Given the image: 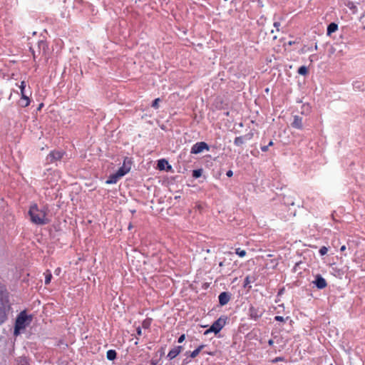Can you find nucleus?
Wrapping results in <instances>:
<instances>
[{"instance_id": "27", "label": "nucleus", "mask_w": 365, "mask_h": 365, "mask_svg": "<svg viewBox=\"0 0 365 365\" xmlns=\"http://www.w3.org/2000/svg\"><path fill=\"white\" fill-rule=\"evenodd\" d=\"M185 334H182V335L179 337V339H178V342H179V343H182V342L185 340Z\"/></svg>"}, {"instance_id": "4", "label": "nucleus", "mask_w": 365, "mask_h": 365, "mask_svg": "<svg viewBox=\"0 0 365 365\" xmlns=\"http://www.w3.org/2000/svg\"><path fill=\"white\" fill-rule=\"evenodd\" d=\"M26 86V82L24 81H21V85L19 86V88L21 91V98L18 102V105L21 108H26L29 106L31 103V99L25 90Z\"/></svg>"}, {"instance_id": "45", "label": "nucleus", "mask_w": 365, "mask_h": 365, "mask_svg": "<svg viewBox=\"0 0 365 365\" xmlns=\"http://www.w3.org/2000/svg\"><path fill=\"white\" fill-rule=\"evenodd\" d=\"M41 106H43V103H41V104L39 106L38 109H40V108H41Z\"/></svg>"}, {"instance_id": "25", "label": "nucleus", "mask_w": 365, "mask_h": 365, "mask_svg": "<svg viewBox=\"0 0 365 365\" xmlns=\"http://www.w3.org/2000/svg\"><path fill=\"white\" fill-rule=\"evenodd\" d=\"M277 31L276 30H275V31H274V30H271V31H270V35L273 34V36H272V38L273 40H275V39H277V34H276V33H277Z\"/></svg>"}, {"instance_id": "14", "label": "nucleus", "mask_w": 365, "mask_h": 365, "mask_svg": "<svg viewBox=\"0 0 365 365\" xmlns=\"http://www.w3.org/2000/svg\"><path fill=\"white\" fill-rule=\"evenodd\" d=\"M182 349V348L181 346L174 348L168 353V357H169L170 359H174L175 356H177L180 353Z\"/></svg>"}, {"instance_id": "24", "label": "nucleus", "mask_w": 365, "mask_h": 365, "mask_svg": "<svg viewBox=\"0 0 365 365\" xmlns=\"http://www.w3.org/2000/svg\"><path fill=\"white\" fill-rule=\"evenodd\" d=\"M328 251V249L327 247H326L325 246H323L320 248L319 250V253L322 255H324L325 254H327Z\"/></svg>"}, {"instance_id": "41", "label": "nucleus", "mask_w": 365, "mask_h": 365, "mask_svg": "<svg viewBox=\"0 0 365 365\" xmlns=\"http://www.w3.org/2000/svg\"><path fill=\"white\" fill-rule=\"evenodd\" d=\"M147 326H148V325H147L146 322H143V327H147Z\"/></svg>"}, {"instance_id": "38", "label": "nucleus", "mask_w": 365, "mask_h": 365, "mask_svg": "<svg viewBox=\"0 0 365 365\" xmlns=\"http://www.w3.org/2000/svg\"><path fill=\"white\" fill-rule=\"evenodd\" d=\"M273 145V142L271 140V141L269 143L268 145H269V146H271V145Z\"/></svg>"}, {"instance_id": "12", "label": "nucleus", "mask_w": 365, "mask_h": 365, "mask_svg": "<svg viewBox=\"0 0 365 365\" xmlns=\"http://www.w3.org/2000/svg\"><path fill=\"white\" fill-rule=\"evenodd\" d=\"M230 299V294L228 292H224L219 295V302L222 306L227 304Z\"/></svg>"}, {"instance_id": "26", "label": "nucleus", "mask_w": 365, "mask_h": 365, "mask_svg": "<svg viewBox=\"0 0 365 365\" xmlns=\"http://www.w3.org/2000/svg\"><path fill=\"white\" fill-rule=\"evenodd\" d=\"M159 101H160V98H158L155 99V101L153 102V106L155 108H158Z\"/></svg>"}, {"instance_id": "36", "label": "nucleus", "mask_w": 365, "mask_h": 365, "mask_svg": "<svg viewBox=\"0 0 365 365\" xmlns=\"http://www.w3.org/2000/svg\"><path fill=\"white\" fill-rule=\"evenodd\" d=\"M268 343H269V345H272L274 341H273L272 339H270Z\"/></svg>"}, {"instance_id": "10", "label": "nucleus", "mask_w": 365, "mask_h": 365, "mask_svg": "<svg viewBox=\"0 0 365 365\" xmlns=\"http://www.w3.org/2000/svg\"><path fill=\"white\" fill-rule=\"evenodd\" d=\"M121 178L122 176L119 175V173L116 171V173L110 175L106 180V183L108 185L115 184Z\"/></svg>"}, {"instance_id": "39", "label": "nucleus", "mask_w": 365, "mask_h": 365, "mask_svg": "<svg viewBox=\"0 0 365 365\" xmlns=\"http://www.w3.org/2000/svg\"><path fill=\"white\" fill-rule=\"evenodd\" d=\"M157 364V362H155V361H152L150 365H156Z\"/></svg>"}, {"instance_id": "30", "label": "nucleus", "mask_w": 365, "mask_h": 365, "mask_svg": "<svg viewBox=\"0 0 365 365\" xmlns=\"http://www.w3.org/2000/svg\"><path fill=\"white\" fill-rule=\"evenodd\" d=\"M268 147L269 145H264V146H262L261 147V150L263 151V152H267L268 150Z\"/></svg>"}, {"instance_id": "29", "label": "nucleus", "mask_w": 365, "mask_h": 365, "mask_svg": "<svg viewBox=\"0 0 365 365\" xmlns=\"http://www.w3.org/2000/svg\"><path fill=\"white\" fill-rule=\"evenodd\" d=\"M275 320L279 321V322H283L284 321V318L282 317H280V316H277V317H275Z\"/></svg>"}, {"instance_id": "46", "label": "nucleus", "mask_w": 365, "mask_h": 365, "mask_svg": "<svg viewBox=\"0 0 365 365\" xmlns=\"http://www.w3.org/2000/svg\"><path fill=\"white\" fill-rule=\"evenodd\" d=\"M268 257H272V254H269V255H268Z\"/></svg>"}, {"instance_id": "44", "label": "nucleus", "mask_w": 365, "mask_h": 365, "mask_svg": "<svg viewBox=\"0 0 365 365\" xmlns=\"http://www.w3.org/2000/svg\"><path fill=\"white\" fill-rule=\"evenodd\" d=\"M317 48H318V46H317V44L316 43V44H315V49L317 50Z\"/></svg>"}, {"instance_id": "22", "label": "nucleus", "mask_w": 365, "mask_h": 365, "mask_svg": "<svg viewBox=\"0 0 365 365\" xmlns=\"http://www.w3.org/2000/svg\"><path fill=\"white\" fill-rule=\"evenodd\" d=\"M202 170L198 169V170H194L192 171V177L195 178H198L202 175Z\"/></svg>"}, {"instance_id": "7", "label": "nucleus", "mask_w": 365, "mask_h": 365, "mask_svg": "<svg viewBox=\"0 0 365 365\" xmlns=\"http://www.w3.org/2000/svg\"><path fill=\"white\" fill-rule=\"evenodd\" d=\"M64 155V153L58 150L51 151L47 156L46 160L49 163H53L56 160H61Z\"/></svg>"}, {"instance_id": "15", "label": "nucleus", "mask_w": 365, "mask_h": 365, "mask_svg": "<svg viewBox=\"0 0 365 365\" xmlns=\"http://www.w3.org/2000/svg\"><path fill=\"white\" fill-rule=\"evenodd\" d=\"M17 365H30L29 360L25 356H20L16 359Z\"/></svg>"}, {"instance_id": "35", "label": "nucleus", "mask_w": 365, "mask_h": 365, "mask_svg": "<svg viewBox=\"0 0 365 365\" xmlns=\"http://www.w3.org/2000/svg\"><path fill=\"white\" fill-rule=\"evenodd\" d=\"M345 250H346V246H345V245H343V246L341 247V249H340V250H341V251H342V252H343V251H344Z\"/></svg>"}, {"instance_id": "34", "label": "nucleus", "mask_w": 365, "mask_h": 365, "mask_svg": "<svg viewBox=\"0 0 365 365\" xmlns=\"http://www.w3.org/2000/svg\"><path fill=\"white\" fill-rule=\"evenodd\" d=\"M156 168L160 169V160L156 161Z\"/></svg>"}, {"instance_id": "31", "label": "nucleus", "mask_w": 365, "mask_h": 365, "mask_svg": "<svg viewBox=\"0 0 365 365\" xmlns=\"http://www.w3.org/2000/svg\"><path fill=\"white\" fill-rule=\"evenodd\" d=\"M136 331H137V334L138 336H141L142 335V330H141L140 327H138Z\"/></svg>"}, {"instance_id": "37", "label": "nucleus", "mask_w": 365, "mask_h": 365, "mask_svg": "<svg viewBox=\"0 0 365 365\" xmlns=\"http://www.w3.org/2000/svg\"><path fill=\"white\" fill-rule=\"evenodd\" d=\"M334 51H335V49L334 48H331V51H330L331 53H333Z\"/></svg>"}, {"instance_id": "21", "label": "nucleus", "mask_w": 365, "mask_h": 365, "mask_svg": "<svg viewBox=\"0 0 365 365\" xmlns=\"http://www.w3.org/2000/svg\"><path fill=\"white\" fill-rule=\"evenodd\" d=\"M202 348H203V346H202V345L200 346L197 349H196L195 350H194V351L191 353L190 356H191L192 358H195V357H196V356L199 354V353L200 352V351H201V349H202Z\"/></svg>"}, {"instance_id": "40", "label": "nucleus", "mask_w": 365, "mask_h": 365, "mask_svg": "<svg viewBox=\"0 0 365 365\" xmlns=\"http://www.w3.org/2000/svg\"><path fill=\"white\" fill-rule=\"evenodd\" d=\"M283 291H284V289H280L279 292V294H281Z\"/></svg>"}, {"instance_id": "47", "label": "nucleus", "mask_w": 365, "mask_h": 365, "mask_svg": "<svg viewBox=\"0 0 365 365\" xmlns=\"http://www.w3.org/2000/svg\"><path fill=\"white\" fill-rule=\"evenodd\" d=\"M33 56H34V58H36L35 53L34 52H33Z\"/></svg>"}, {"instance_id": "19", "label": "nucleus", "mask_w": 365, "mask_h": 365, "mask_svg": "<svg viewBox=\"0 0 365 365\" xmlns=\"http://www.w3.org/2000/svg\"><path fill=\"white\" fill-rule=\"evenodd\" d=\"M45 275V284H48L52 279L51 272L49 270H46L44 273Z\"/></svg>"}, {"instance_id": "11", "label": "nucleus", "mask_w": 365, "mask_h": 365, "mask_svg": "<svg viewBox=\"0 0 365 365\" xmlns=\"http://www.w3.org/2000/svg\"><path fill=\"white\" fill-rule=\"evenodd\" d=\"M313 282L319 289H324L327 287V282L321 275H317Z\"/></svg>"}, {"instance_id": "42", "label": "nucleus", "mask_w": 365, "mask_h": 365, "mask_svg": "<svg viewBox=\"0 0 365 365\" xmlns=\"http://www.w3.org/2000/svg\"><path fill=\"white\" fill-rule=\"evenodd\" d=\"M279 360H281V359H280V358H277V359H275V360H274V361H279Z\"/></svg>"}, {"instance_id": "6", "label": "nucleus", "mask_w": 365, "mask_h": 365, "mask_svg": "<svg viewBox=\"0 0 365 365\" xmlns=\"http://www.w3.org/2000/svg\"><path fill=\"white\" fill-rule=\"evenodd\" d=\"M132 160L130 158L125 157L123 160V165L117 170L119 175L122 177L128 173L131 169Z\"/></svg>"}, {"instance_id": "8", "label": "nucleus", "mask_w": 365, "mask_h": 365, "mask_svg": "<svg viewBox=\"0 0 365 365\" xmlns=\"http://www.w3.org/2000/svg\"><path fill=\"white\" fill-rule=\"evenodd\" d=\"M204 150H209L208 145L205 142L197 143L192 147L191 153L198 154L202 152Z\"/></svg>"}, {"instance_id": "20", "label": "nucleus", "mask_w": 365, "mask_h": 365, "mask_svg": "<svg viewBox=\"0 0 365 365\" xmlns=\"http://www.w3.org/2000/svg\"><path fill=\"white\" fill-rule=\"evenodd\" d=\"M298 73L300 75H303V76H305L308 73V69L306 66H301L299 69H298Z\"/></svg>"}, {"instance_id": "3", "label": "nucleus", "mask_w": 365, "mask_h": 365, "mask_svg": "<svg viewBox=\"0 0 365 365\" xmlns=\"http://www.w3.org/2000/svg\"><path fill=\"white\" fill-rule=\"evenodd\" d=\"M10 309L9 297L0 298V325L7 319V312Z\"/></svg>"}, {"instance_id": "23", "label": "nucleus", "mask_w": 365, "mask_h": 365, "mask_svg": "<svg viewBox=\"0 0 365 365\" xmlns=\"http://www.w3.org/2000/svg\"><path fill=\"white\" fill-rule=\"evenodd\" d=\"M236 254L238 255L240 257H243L246 255V252L245 250H240V249H236Z\"/></svg>"}, {"instance_id": "28", "label": "nucleus", "mask_w": 365, "mask_h": 365, "mask_svg": "<svg viewBox=\"0 0 365 365\" xmlns=\"http://www.w3.org/2000/svg\"><path fill=\"white\" fill-rule=\"evenodd\" d=\"M279 26H280V24L279 22L274 23V26L276 28L277 31H279Z\"/></svg>"}, {"instance_id": "32", "label": "nucleus", "mask_w": 365, "mask_h": 365, "mask_svg": "<svg viewBox=\"0 0 365 365\" xmlns=\"http://www.w3.org/2000/svg\"><path fill=\"white\" fill-rule=\"evenodd\" d=\"M232 175H233V173H232V170H228V171L227 172V176H228V177H232Z\"/></svg>"}, {"instance_id": "48", "label": "nucleus", "mask_w": 365, "mask_h": 365, "mask_svg": "<svg viewBox=\"0 0 365 365\" xmlns=\"http://www.w3.org/2000/svg\"><path fill=\"white\" fill-rule=\"evenodd\" d=\"M289 45H292V41L289 42Z\"/></svg>"}, {"instance_id": "1", "label": "nucleus", "mask_w": 365, "mask_h": 365, "mask_svg": "<svg viewBox=\"0 0 365 365\" xmlns=\"http://www.w3.org/2000/svg\"><path fill=\"white\" fill-rule=\"evenodd\" d=\"M48 212V210L46 207H39L36 203H32L29 210V215L32 223L43 225L49 222L47 217Z\"/></svg>"}, {"instance_id": "18", "label": "nucleus", "mask_w": 365, "mask_h": 365, "mask_svg": "<svg viewBox=\"0 0 365 365\" xmlns=\"http://www.w3.org/2000/svg\"><path fill=\"white\" fill-rule=\"evenodd\" d=\"M116 351L115 350H108L106 353V357L108 360H113L116 358Z\"/></svg>"}, {"instance_id": "5", "label": "nucleus", "mask_w": 365, "mask_h": 365, "mask_svg": "<svg viewBox=\"0 0 365 365\" xmlns=\"http://www.w3.org/2000/svg\"><path fill=\"white\" fill-rule=\"evenodd\" d=\"M225 324V320L222 318H219L212 324L210 329L205 331L204 334L207 335L210 332H215V334H217L223 328Z\"/></svg>"}, {"instance_id": "33", "label": "nucleus", "mask_w": 365, "mask_h": 365, "mask_svg": "<svg viewBox=\"0 0 365 365\" xmlns=\"http://www.w3.org/2000/svg\"><path fill=\"white\" fill-rule=\"evenodd\" d=\"M250 283V281H249V277H246L245 279V286H246L247 284H248Z\"/></svg>"}, {"instance_id": "9", "label": "nucleus", "mask_w": 365, "mask_h": 365, "mask_svg": "<svg viewBox=\"0 0 365 365\" xmlns=\"http://www.w3.org/2000/svg\"><path fill=\"white\" fill-rule=\"evenodd\" d=\"M252 136H253L252 133H248L244 136L237 137L235 139L234 143L237 146H241L242 144H244L247 140H251Z\"/></svg>"}, {"instance_id": "13", "label": "nucleus", "mask_w": 365, "mask_h": 365, "mask_svg": "<svg viewBox=\"0 0 365 365\" xmlns=\"http://www.w3.org/2000/svg\"><path fill=\"white\" fill-rule=\"evenodd\" d=\"M292 126L294 128H297V129H302L303 128V124H302V118L297 116V115H295L294 117V120L293 122L292 123Z\"/></svg>"}, {"instance_id": "17", "label": "nucleus", "mask_w": 365, "mask_h": 365, "mask_svg": "<svg viewBox=\"0 0 365 365\" xmlns=\"http://www.w3.org/2000/svg\"><path fill=\"white\" fill-rule=\"evenodd\" d=\"M165 170L167 171L171 170V165H170L168 162L165 159H161V170Z\"/></svg>"}, {"instance_id": "2", "label": "nucleus", "mask_w": 365, "mask_h": 365, "mask_svg": "<svg viewBox=\"0 0 365 365\" xmlns=\"http://www.w3.org/2000/svg\"><path fill=\"white\" fill-rule=\"evenodd\" d=\"M33 320V315H28L26 310L21 311L17 316L14 325V334L18 336Z\"/></svg>"}, {"instance_id": "16", "label": "nucleus", "mask_w": 365, "mask_h": 365, "mask_svg": "<svg viewBox=\"0 0 365 365\" xmlns=\"http://www.w3.org/2000/svg\"><path fill=\"white\" fill-rule=\"evenodd\" d=\"M338 29V26L335 23H331L327 28V34L330 35L331 33L335 32Z\"/></svg>"}, {"instance_id": "43", "label": "nucleus", "mask_w": 365, "mask_h": 365, "mask_svg": "<svg viewBox=\"0 0 365 365\" xmlns=\"http://www.w3.org/2000/svg\"><path fill=\"white\" fill-rule=\"evenodd\" d=\"M219 265H220V267L223 266V262H221L220 263V264H219Z\"/></svg>"}]
</instances>
